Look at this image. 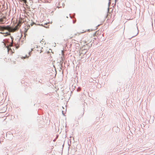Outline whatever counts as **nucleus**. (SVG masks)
<instances>
[{
    "label": "nucleus",
    "instance_id": "obj_1",
    "mask_svg": "<svg viewBox=\"0 0 155 155\" xmlns=\"http://www.w3.org/2000/svg\"><path fill=\"white\" fill-rule=\"evenodd\" d=\"M16 28H14L13 29H12L11 28H10L9 26H8L6 27H1L0 26V31H3L4 30H7L9 31H14L16 29Z\"/></svg>",
    "mask_w": 155,
    "mask_h": 155
},
{
    "label": "nucleus",
    "instance_id": "obj_2",
    "mask_svg": "<svg viewBox=\"0 0 155 155\" xmlns=\"http://www.w3.org/2000/svg\"><path fill=\"white\" fill-rule=\"evenodd\" d=\"M2 19H0V22H2Z\"/></svg>",
    "mask_w": 155,
    "mask_h": 155
},
{
    "label": "nucleus",
    "instance_id": "obj_3",
    "mask_svg": "<svg viewBox=\"0 0 155 155\" xmlns=\"http://www.w3.org/2000/svg\"><path fill=\"white\" fill-rule=\"evenodd\" d=\"M23 1H24V2H25L26 1H25V0H23Z\"/></svg>",
    "mask_w": 155,
    "mask_h": 155
},
{
    "label": "nucleus",
    "instance_id": "obj_4",
    "mask_svg": "<svg viewBox=\"0 0 155 155\" xmlns=\"http://www.w3.org/2000/svg\"><path fill=\"white\" fill-rule=\"evenodd\" d=\"M6 34H8V33L7 32H6Z\"/></svg>",
    "mask_w": 155,
    "mask_h": 155
},
{
    "label": "nucleus",
    "instance_id": "obj_5",
    "mask_svg": "<svg viewBox=\"0 0 155 155\" xmlns=\"http://www.w3.org/2000/svg\"><path fill=\"white\" fill-rule=\"evenodd\" d=\"M1 33L2 34L3 33H2V32H1Z\"/></svg>",
    "mask_w": 155,
    "mask_h": 155
},
{
    "label": "nucleus",
    "instance_id": "obj_6",
    "mask_svg": "<svg viewBox=\"0 0 155 155\" xmlns=\"http://www.w3.org/2000/svg\"><path fill=\"white\" fill-rule=\"evenodd\" d=\"M32 25V24H31V25Z\"/></svg>",
    "mask_w": 155,
    "mask_h": 155
},
{
    "label": "nucleus",
    "instance_id": "obj_7",
    "mask_svg": "<svg viewBox=\"0 0 155 155\" xmlns=\"http://www.w3.org/2000/svg\"><path fill=\"white\" fill-rule=\"evenodd\" d=\"M32 25V24H31V25Z\"/></svg>",
    "mask_w": 155,
    "mask_h": 155
}]
</instances>
